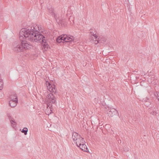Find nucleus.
<instances>
[{
    "label": "nucleus",
    "mask_w": 159,
    "mask_h": 159,
    "mask_svg": "<svg viewBox=\"0 0 159 159\" xmlns=\"http://www.w3.org/2000/svg\"><path fill=\"white\" fill-rule=\"evenodd\" d=\"M154 95L156 97V98L159 101V92H156V93H155Z\"/></svg>",
    "instance_id": "f3484780"
},
{
    "label": "nucleus",
    "mask_w": 159,
    "mask_h": 159,
    "mask_svg": "<svg viewBox=\"0 0 159 159\" xmlns=\"http://www.w3.org/2000/svg\"><path fill=\"white\" fill-rule=\"evenodd\" d=\"M64 36L65 42H71L74 40V38L73 36L63 34V36Z\"/></svg>",
    "instance_id": "423d86ee"
},
{
    "label": "nucleus",
    "mask_w": 159,
    "mask_h": 159,
    "mask_svg": "<svg viewBox=\"0 0 159 159\" xmlns=\"http://www.w3.org/2000/svg\"><path fill=\"white\" fill-rule=\"evenodd\" d=\"M18 103V99H16L13 100H10L9 102V105L11 107H15Z\"/></svg>",
    "instance_id": "6e6552de"
},
{
    "label": "nucleus",
    "mask_w": 159,
    "mask_h": 159,
    "mask_svg": "<svg viewBox=\"0 0 159 159\" xmlns=\"http://www.w3.org/2000/svg\"><path fill=\"white\" fill-rule=\"evenodd\" d=\"M63 34H62L60 36L57 38L56 41L57 43H61L62 41L63 42V43H64V42H65V38L64 36H63Z\"/></svg>",
    "instance_id": "9b49d317"
},
{
    "label": "nucleus",
    "mask_w": 159,
    "mask_h": 159,
    "mask_svg": "<svg viewBox=\"0 0 159 159\" xmlns=\"http://www.w3.org/2000/svg\"><path fill=\"white\" fill-rule=\"evenodd\" d=\"M72 138L74 141H76V145L78 147L85 142L84 139L76 132H74L73 133Z\"/></svg>",
    "instance_id": "7ed1b4c3"
},
{
    "label": "nucleus",
    "mask_w": 159,
    "mask_h": 159,
    "mask_svg": "<svg viewBox=\"0 0 159 159\" xmlns=\"http://www.w3.org/2000/svg\"><path fill=\"white\" fill-rule=\"evenodd\" d=\"M39 30V26L37 25L22 28L19 33V38L20 41H16L13 45L12 48L14 51L19 52L31 48V44L23 39L28 40L33 42L41 43L43 47V50H47L49 48L47 38L40 34Z\"/></svg>",
    "instance_id": "f257e3e1"
},
{
    "label": "nucleus",
    "mask_w": 159,
    "mask_h": 159,
    "mask_svg": "<svg viewBox=\"0 0 159 159\" xmlns=\"http://www.w3.org/2000/svg\"><path fill=\"white\" fill-rule=\"evenodd\" d=\"M54 16L55 19L56 20V19L57 17V14H56L54 13H53V16Z\"/></svg>",
    "instance_id": "412c9836"
},
{
    "label": "nucleus",
    "mask_w": 159,
    "mask_h": 159,
    "mask_svg": "<svg viewBox=\"0 0 159 159\" xmlns=\"http://www.w3.org/2000/svg\"><path fill=\"white\" fill-rule=\"evenodd\" d=\"M120 141L121 142V140H120V141H119V142H118V143H119V142H120Z\"/></svg>",
    "instance_id": "393cba45"
},
{
    "label": "nucleus",
    "mask_w": 159,
    "mask_h": 159,
    "mask_svg": "<svg viewBox=\"0 0 159 159\" xmlns=\"http://www.w3.org/2000/svg\"><path fill=\"white\" fill-rule=\"evenodd\" d=\"M78 147H79L80 149L84 152H88L89 151V149L84 143L83 144H81L80 145H79Z\"/></svg>",
    "instance_id": "1a4fd4ad"
},
{
    "label": "nucleus",
    "mask_w": 159,
    "mask_h": 159,
    "mask_svg": "<svg viewBox=\"0 0 159 159\" xmlns=\"http://www.w3.org/2000/svg\"><path fill=\"white\" fill-rule=\"evenodd\" d=\"M46 84L47 87L49 91L52 93L56 92V89L55 88V86L53 84L52 85L48 81H46Z\"/></svg>",
    "instance_id": "20e7f679"
},
{
    "label": "nucleus",
    "mask_w": 159,
    "mask_h": 159,
    "mask_svg": "<svg viewBox=\"0 0 159 159\" xmlns=\"http://www.w3.org/2000/svg\"><path fill=\"white\" fill-rule=\"evenodd\" d=\"M120 141L121 142V140H120V141H119V142H118V143H119V142H120Z\"/></svg>",
    "instance_id": "5701e85b"
},
{
    "label": "nucleus",
    "mask_w": 159,
    "mask_h": 159,
    "mask_svg": "<svg viewBox=\"0 0 159 159\" xmlns=\"http://www.w3.org/2000/svg\"><path fill=\"white\" fill-rule=\"evenodd\" d=\"M123 150L125 152H127L129 151V148L126 146L123 148Z\"/></svg>",
    "instance_id": "a211bd4d"
},
{
    "label": "nucleus",
    "mask_w": 159,
    "mask_h": 159,
    "mask_svg": "<svg viewBox=\"0 0 159 159\" xmlns=\"http://www.w3.org/2000/svg\"><path fill=\"white\" fill-rule=\"evenodd\" d=\"M45 102L47 104V107H48L51 111L52 108V105L54 104L56 102V98L52 93H50L48 94L46 96Z\"/></svg>",
    "instance_id": "f03ea898"
},
{
    "label": "nucleus",
    "mask_w": 159,
    "mask_h": 159,
    "mask_svg": "<svg viewBox=\"0 0 159 159\" xmlns=\"http://www.w3.org/2000/svg\"><path fill=\"white\" fill-rule=\"evenodd\" d=\"M106 39L105 37H99L97 39V40H95V43L97 44L98 43H104L106 42Z\"/></svg>",
    "instance_id": "0eeeda50"
},
{
    "label": "nucleus",
    "mask_w": 159,
    "mask_h": 159,
    "mask_svg": "<svg viewBox=\"0 0 159 159\" xmlns=\"http://www.w3.org/2000/svg\"><path fill=\"white\" fill-rule=\"evenodd\" d=\"M143 100L144 102H148L149 101V99L148 98H146L143 99Z\"/></svg>",
    "instance_id": "6ab92c4d"
},
{
    "label": "nucleus",
    "mask_w": 159,
    "mask_h": 159,
    "mask_svg": "<svg viewBox=\"0 0 159 159\" xmlns=\"http://www.w3.org/2000/svg\"><path fill=\"white\" fill-rule=\"evenodd\" d=\"M10 122L11 124V125L12 127H16V123L14 120H11Z\"/></svg>",
    "instance_id": "ddd939ff"
},
{
    "label": "nucleus",
    "mask_w": 159,
    "mask_h": 159,
    "mask_svg": "<svg viewBox=\"0 0 159 159\" xmlns=\"http://www.w3.org/2000/svg\"><path fill=\"white\" fill-rule=\"evenodd\" d=\"M48 10L49 12V13L51 14L52 16H53V14L54 13V10L52 8H48Z\"/></svg>",
    "instance_id": "2eb2a0df"
},
{
    "label": "nucleus",
    "mask_w": 159,
    "mask_h": 159,
    "mask_svg": "<svg viewBox=\"0 0 159 159\" xmlns=\"http://www.w3.org/2000/svg\"><path fill=\"white\" fill-rule=\"evenodd\" d=\"M90 30H91L90 32V34L95 37V40H97L98 36V35L96 34L97 32L95 29H91Z\"/></svg>",
    "instance_id": "9d476101"
},
{
    "label": "nucleus",
    "mask_w": 159,
    "mask_h": 159,
    "mask_svg": "<svg viewBox=\"0 0 159 159\" xmlns=\"http://www.w3.org/2000/svg\"><path fill=\"white\" fill-rule=\"evenodd\" d=\"M7 116L10 120H12V119H13V118L11 117V116L10 115V114H8Z\"/></svg>",
    "instance_id": "4be33fe9"
},
{
    "label": "nucleus",
    "mask_w": 159,
    "mask_h": 159,
    "mask_svg": "<svg viewBox=\"0 0 159 159\" xmlns=\"http://www.w3.org/2000/svg\"><path fill=\"white\" fill-rule=\"evenodd\" d=\"M120 141L121 142V140H120V141H119V142H118V143H119V142H120Z\"/></svg>",
    "instance_id": "b1692460"
},
{
    "label": "nucleus",
    "mask_w": 159,
    "mask_h": 159,
    "mask_svg": "<svg viewBox=\"0 0 159 159\" xmlns=\"http://www.w3.org/2000/svg\"><path fill=\"white\" fill-rule=\"evenodd\" d=\"M156 112L155 111H153L151 112V114L153 115H155L156 114Z\"/></svg>",
    "instance_id": "aec40b11"
},
{
    "label": "nucleus",
    "mask_w": 159,
    "mask_h": 159,
    "mask_svg": "<svg viewBox=\"0 0 159 159\" xmlns=\"http://www.w3.org/2000/svg\"><path fill=\"white\" fill-rule=\"evenodd\" d=\"M16 98L18 99L17 95L16 94H12L9 97V99L10 100L14 101V100H15V99H16Z\"/></svg>",
    "instance_id": "f8f14e48"
},
{
    "label": "nucleus",
    "mask_w": 159,
    "mask_h": 159,
    "mask_svg": "<svg viewBox=\"0 0 159 159\" xmlns=\"http://www.w3.org/2000/svg\"><path fill=\"white\" fill-rule=\"evenodd\" d=\"M27 131L28 129L26 127L24 128L21 131V132L22 133H24L25 135H26L27 134Z\"/></svg>",
    "instance_id": "4468645a"
},
{
    "label": "nucleus",
    "mask_w": 159,
    "mask_h": 159,
    "mask_svg": "<svg viewBox=\"0 0 159 159\" xmlns=\"http://www.w3.org/2000/svg\"><path fill=\"white\" fill-rule=\"evenodd\" d=\"M117 111L115 109H109L107 111V114L109 117H112L118 114Z\"/></svg>",
    "instance_id": "39448f33"
},
{
    "label": "nucleus",
    "mask_w": 159,
    "mask_h": 159,
    "mask_svg": "<svg viewBox=\"0 0 159 159\" xmlns=\"http://www.w3.org/2000/svg\"><path fill=\"white\" fill-rule=\"evenodd\" d=\"M3 83L2 80H0V90H2L3 88Z\"/></svg>",
    "instance_id": "dca6fc26"
}]
</instances>
